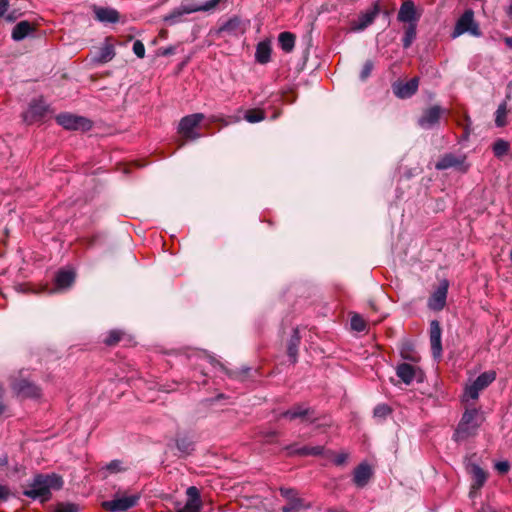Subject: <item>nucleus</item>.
<instances>
[{
    "mask_svg": "<svg viewBox=\"0 0 512 512\" xmlns=\"http://www.w3.org/2000/svg\"><path fill=\"white\" fill-rule=\"evenodd\" d=\"M277 436V432L275 431H272V432H269L267 435H266V441L267 442H272V438L276 437Z\"/></svg>",
    "mask_w": 512,
    "mask_h": 512,
    "instance_id": "052dcab7",
    "label": "nucleus"
},
{
    "mask_svg": "<svg viewBox=\"0 0 512 512\" xmlns=\"http://www.w3.org/2000/svg\"><path fill=\"white\" fill-rule=\"evenodd\" d=\"M510 145L504 139H497L492 146L493 153L495 157L501 158L509 152Z\"/></svg>",
    "mask_w": 512,
    "mask_h": 512,
    "instance_id": "c9c22d12",
    "label": "nucleus"
},
{
    "mask_svg": "<svg viewBox=\"0 0 512 512\" xmlns=\"http://www.w3.org/2000/svg\"><path fill=\"white\" fill-rule=\"evenodd\" d=\"M271 45L269 41H261L257 44L255 59L259 64H267L271 60Z\"/></svg>",
    "mask_w": 512,
    "mask_h": 512,
    "instance_id": "c85d7f7f",
    "label": "nucleus"
},
{
    "mask_svg": "<svg viewBox=\"0 0 512 512\" xmlns=\"http://www.w3.org/2000/svg\"><path fill=\"white\" fill-rule=\"evenodd\" d=\"M467 471L472 477V483L470 486L469 493L470 497H472L478 490H480L484 486L488 478V473L476 463H469L467 465Z\"/></svg>",
    "mask_w": 512,
    "mask_h": 512,
    "instance_id": "dca6fc26",
    "label": "nucleus"
},
{
    "mask_svg": "<svg viewBox=\"0 0 512 512\" xmlns=\"http://www.w3.org/2000/svg\"><path fill=\"white\" fill-rule=\"evenodd\" d=\"M442 329L438 320H432L430 322L429 338L431 345V352L434 359L440 360L442 356V341H441Z\"/></svg>",
    "mask_w": 512,
    "mask_h": 512,
    "instance_id": "f3484780",
    "label": "nucleus"
},
{
    "mask_svg": "<svg viewBox=\"0 0 512 512\" xmlns=\"http://www.w3.org/2000/svg\"><path fill=\"white\" fill-rule=\"evenodd\" d=\"M419 78L413 77L407 82L398 81L392 85L394 95L399 99L411 98L418 91Z\"/></svg>",
    "mask_w": 512,
    "mask_h": 512,
    "instance_id": "2eb2a0df",
    "label": "nucleus"
},
{
    "mask_svg": "<svg viewBox=\"0 0 512 512\" xmlns=\"http://www.w3.org/2000/svg\"><path fill=\"white\" fill-rule=\"evenodd\" d=\"M198 11H199L198 4L184 5L181 8L175 9L171 13L166 15L164 17V22H166L168 25H174L181 20V17L184 14H191V13L198 12Z\"/></svg>",
    "mask_w": 512,
    "mask_h": 512,
    "instance_id": "412c9836",
    "label": "nucleus"
},
{
    "mask_svg": "<svg viewBox=\"0 0 512 512\" xmlns=\"http://www.w3.org/2000/svg\"><path fill=\"white\" fill-rule=\"evenodd\" d=\"M494 380V372H484L480 374L471 385L466 387L465 395L471 399H477L479 392L488 387Z\"/></svg>",
    "mask_w": 512,
    "mask_h": 512,
    "instance_id": "ddd939ff",
    "label": "nucleus"
},
{
    "mask_svg": "<svg viewBox=\"0 0 512 512\" xmlns=\"http://www.w3.org/2000/svg\"><path fill=\"white\" fill-rule=\"evenodd\" d=\"M248 23V21H244L240 17L234 16L226 21L221 26L220 30L234 35L244 34L248 27Z\"/></svg>",
    "mask_w": 512,
    "mask_h": 512,
    "instance_id": "4be33fe9",
    "label": "nucleus"
},
{
    "mask_svg": "<svg viewBox=\"0 0 512 512\" xmlns=\"http://www.w3.org/2000/svg\"><path fill=\"white\" fill-rule=\"evenodd\" d=\"M95 18L103 23H116L120 18V14L116 9L108 7H94Z\"/></svg>",
    "mask_w": 512,
    "mask_h": 512,
    "instance_id": "5701e85b",
    "label": "nucleus"
},
{
    "mask_svg": "<svg viewBox=\"0 0 512 512\" xmlns=\"http://www.w3.org/2000/svg\"><path fill=\"white\" fill-rule=\"evenodd\" d=\"M507 113H508V110H507L506 103L505 102L501 103L495 112V125L497 127H504L507 125V120H506Z\"/></svg>",
    "mask_w": 512,
    "mask_h": 512,
    "instance_id": "4c0bfd02",
    "label": "nucleus"
},
{
    "mask_svg": "<svg viewBox=\"0 0 512 512\" xmlns=\"http://www.w3.org/2000/svg\"><path fill=\"white\" fill-rule=\"evenodd\" d=\"M56 122L66 130L88 131L93 126L88 118L71 113H60L56 116Z\"/></svg>",
    "mask_w": 512,
    "mask_h": 512,
    "instance_id": "423d86ee",
    "label": "nucleus"
},
{
    "mask_svg": "<svg viewBox=\"0 0 512 512\" xmlns=\"http://www.w3.org/2000/svg\"><path fill=\"white\" fill-rule=\"evenodd\" d=\"M176 447L183 454H190L194 450V443L188 437L176 439Z\"/></svg>",
    "mask_w": 512,
    "mask_h": 512,
    "instance_id": "58836bf2",
    "label": "nucleus"
},
{
    "mask_svg": "<svg viewBox=\"0 0 512 512\" xmlns=\"http://www.w3.org/2000/svg\"><path fill=\"white\" fill-rule=\"evenodd\" d=\"M280 494L287 502H290L292 499H301L297 491L292 488H280Z\"/></svg>",
    "mask_w": 512,
    "mask_h": 512,
    "instance_id": "c03bdc74",
    "label": "nucleus"
},
{
    "mask_svg": "<svg viewBox=\"0 0 512 512\" xmlns=\"http://www.w3.org/2000/svg\"><path fill=\"white\" fill-rule=\"evenodd\" d=\"M347 457H348V456H347V454H345V453H340V454H337V455L335 456V458H334V460H333V461H334L335 465H337V466H341V465H343V464L346 462Z\"/></svg>",
    "mask_w": 512,
    "mask_h": 512,
    "instance_id": "864d4df0",
    "label": "nucleus"
},
{
    "mask_svg": "<svg viewBox=\"0 0 512 512\" xmlns=\"http://www.w3.org/2000/svg\"><path fill=\"white\" fill-rule=\"evenodd\" d=\"M12 390L22 398H39L41 388L33 381L26 378H14L11 380Z\"/></svg>",
    "mask_w": 512,
    "mask_h": 512,
    "instance_id": "0eeeda50",
    "label": "nucleus"
},
{
    "mask_svg": "<svg viewBox=\"0 0 512 512\" xmlns=\"http://www.w3.org/2000/svg\"><path fill=\"white\" fill-rule=\"evenodd\" d=\"M187 501L184 506L180 502H175V509L171 512H200L202 501L197 487L190 486L186 490Z\"/></svg>",
    "mask_w": 512,
    "mask_h": 512,
    "instance_id": "9b49d317",
    "label": "nucleus"
},
{
    "mask_svg": "<svg viewBox=\"0 0 512 512\" xmlns=\"http://www.w3.org/2000/svg\"><path fill=\"white\" fill-rule=\"evenodd\" d=\"M15 19H16V17L13 14H8L7 15V20L14 21Z\"/></svg>",
    "mask_w": 512,
    "mask_h": 512,
    "instance_id": "774afa93",
    "label": "nucleus"
},
{
    "mask_svg": "<svg viewBox=\"0 0 512 512\" xmlns=\"http://www.w3.org/2000/svg\"><path fill=\"white\" fill-rule=\"evenodd\" d=\"M295 40H296L295 34L288 32V31L281 32L278 35L279 45H280L281 49L286 53H290L293 51L294 46H295Z\"/></svg>",
    "mask_w": 512,
    "mask_h": 512,
    "instance_id": "2f4dec72",
    "label": "nucleus"
},
{
    "mask_svg": "<svg viewBox=\"0 0 512 512\" xmlns=\"http://www.w3.org/2000/svg\"><path fill=\"white\" fill-rule=\"evenodd\" d=\"M121 461L119 460H113L111 461L108 465H107V470L112 472V473H115V472H119L121 471Z\"/></svg>",
    "mask_w": 512,
    "mask_h": 512,
    "instance_id": "3c124183",
    "label": "nucleus"
},
{
    "mask_svg": "<svg viewBox=\"0 0 512 512\" xmlns=\"http://www.w3.org/2000/svg\"><path fill=\"white\" fill-rule=\"evenodd\" d=\"M35 30V26L29 21H20L13 28L12 39L15 41H21Z\"/></svg>",
    "mask_w": 512,
    "mask_h": 512,
    "instance_id": "cd10ccee",
    "label": "nucleus"
},
{
    "mask_svg": "<svg viewBox=\"0 0 512 512\" xmlns=\"http://www.w3.org/2000/svg\"><path fill=\"white\" fill-rule=\"evenodd\" d=\"M123 334L124 333L122 331H120V330H111V331L108 332V335L104 339V343L107 346H115V345H117L120 342V340L122 339Z\"/></svg>",
    "mask_w": 512,
    "mask_h": 512,
    "instance_id": "ea45409f",
    "label": "nucleus"
},
{
    "mask_svg": "<svg viewBox=\"0 0 512 512\" xmlns=\"http://www.w3.org/2000/svg\"><path fill=\"white\" fill-rule=\"evenodd\" d=\"M448 282L444 280L428 299V307L434 311H441L446 305Z\"/></svg>",
    "mask_w": 512,
    "mask_h": 512,
    "instance_id": "a211bd4d",
    "label": "nucleus"
},
{
    "mask_svg": "<svg viewBox=\"0 0 512 512\" xmlns=\"http://www.w3.org/2000/svg\"><path fill=\"white\" fill-rule=\"evenodd\" d=\"M8 464V456L6 453H0V466H6Z\"/></svg>",
    "mask_w": 512,
    "mask_h": 512,
    "instance_id": "4d7b16f0",
    "label": "nucleus"
},
{
    "mask_svg": "<svg viewBox=\"0 0 512 512\" xmlns=\"http://www.w3.org/2000/svg\"><path fill=\"white\" fill-rule=\"evenodd\" d=\"M115 57V50L112 44L106 43L99 49L98 55L95 57L97 63H107Z\"/></svg>",
    "mask_w": 512,
    "mask_h": 512,
    "instance_id": "473e14b6",
    "label": "nucleus"
},
{
    "mask_svg": "<svg viewBox=\"0 0 512 512\" xmlns=\"http://www.w3.org/2000/svg\"><path fill=\"white\" fill-rule=\"evenodd\" d=\"M465 160V155H455L453 153H446L436 162L435 168L437 170L456 168L463 172H466L468 166L465 165Z\"/></svg>",
    "mask_w": 512,
    "mask_h": 512,
    "instance_id": "4468645a",
    "label": "nucleus"
},
{
    "mask_svg": "<svg viewBox=\"0 0 512 512\" xmlns=\"http://www.w3.org/2000/svg\"><path fill=\"white\" fill-rule=\"evenodd\" d=\"M325 512H347L344 509L338 510L336 508H327Z\"/></svg>",
    "mask_w": 512,
    "mask_h": 512,
    "instance_id": "e2e57ef3",
    "label": "nucleus"
},
{
    "mask_svg": "<svg viewBox=\"0 0 512 512\" xmlns=\"http://www.w3.org/2000/svg\"><path fill=\"white\" fill-rule=\"evenodd\" d=\"M309 508V505H306L303 499H292L290 502H286L285 505L282 506V512H301Z\"/></svg>",
    "mask_w": 512,
    "mask_h": 512,
    "instance_id": "f704fd0d",
    "label": "nucleus"
},
{
    "mask_svg": "<svg viewBox=\"0 0 512 512\" xmlns=\"http://www.w3.org/2000/svg\"><path fill=\"white\" fill-rule=\"evenodd\" d=\"M98 239H99L98 236H93V237L89 238L88 242H87V246L88 247H93L96 244Z\"/></svg>",
    "mask_w": 512,
    "mask_h": 512,
    "instance_id": "13d9d810",
    "label": "nucleus"
},
{
    "mask_svg": "<svg viewBox=\"0 0 512 512\" xmlns=\"http://www.w3.org/2000/svg\"><path fill=\"white\" fill-rule=\"evenodd\" d=\"M443 109L439 105H434L424 110L422 116L418 120V125L423 129H431L438 124Z\"/></svg>",
    "mask_w": 512,
    "mask_h": 512,
    "instance_id": "6ab92c4d",
    "label": "nucleus"
},
{
    "mask_svg": "<svg viewBox=\"0 0 512 512\" xmlns=\"http://www.w3.org/2000/svg\"><path fill=\"white\" fill-rule=\"evenodd\" d=\"M392 409L387 404H378L373 411L374 417L386 418Z\"/></svg>",
    "mask_w": 512,
    "mask_h": 512,
    "instance_id": "37998d69",
    "label": "nucleus"
},
{
    "mask_svg": "<svg viewBox=\"0 0 512 512\" xmlns=\"http://www.w3.org/2000/svg\"><path fill=\"white\" fill-rule=\"evenodd\" d=\"M464 33H469L475 37L482 35L479 25L474 20V12L471 9L466 10L458 19L452 37L455 38Z\"/></svg>",
    "mask_w": 512,
    "mask_h": 512,
    "instance_id": "39448f33",
    "label": "nucleus"
},
{
    "mask_svg": "<svg viewBox=\"0 0 512 512\" xmlns=\"http://www.w3.org/2000/svg\"><path fill=\"white\" fill-rule=\"evenodd\" d=\"M421 18V12L417 10L415 4L411 0L404 1L398 11L397 20L404 25L418 24Z\"/></svg>",
    "mask_w": 512,
    "mask_h": 512,
    "instance_id": "f8f14e48",
    "label": "nucleus"
},
{
    "mask_svg": "<svg viewBox=\"0 0 512 512\" xmlns=\"http://www.w3.org/2000/svg\"><path fill=\"white\" fill-rule=\"evenodd\" d=\"M83 507L76 502L59 501L48 507L49 512H81Z\"/></svg>",
    "mask_w": 512,
    "mask_h": 512,
    "instance_id": "7c9ffc66",
    "label": "nucleus"
},
{
    "mask_svg": "<svg viewBox=\"0 0 512 512\" xmlns=\"http://www.w3.org/2000/svg\"><path fill=\"white\" fill-rule=\"evenodd\" d=\"M285 449L288 451L289 455H299V456H318L321 455L324 451L323 446H303L297 449H294L293 445L286 446Z\"/></svg>",
    "mask_w": 512,
    "mask_h": 512,
    "instance_id": "bb28decb",
    "label": "nucleus"
},
{
    "mask_svg": "<svg viewBox=\"0 0 512 512\" xmlns=\"http://www.w3.org/2000/svg\"><path fill=\"white\" fill-rule=\"evenodd\" d=\"M205 116L202 113H194L183 117L178 125V133L186 140L192 141L200 138V134L196 128L204 120Z\"/></svg>",
    "mask_w": 512,
    "mask_h": 512,
    "instance_id": "7ed1b4c3",
    "label": "nucleus"
},
{
    "mask_svg": "<svg viewBox=\"0 0 512 512\" xmlns=\"http://www.w3.org/2000/svg\"><path fill=\"white\" fill-rule=\"evenodd\" d=\"M9 495H10L9 488L7 486L0 484V500H2V501L8 500Z\"/></svg>",
    "mask_w": 512,
    "mask_h": 512,
    "instance_id": "5fc2aeb1",
    "label": "nucleus"
},
{
    "mask_svg": "<svg viewBox=\"0 0 512 512\" xmlns=\"http://www.w3.org/2000/svg\"><path fill=\"white\" fill-rule=\"evenodd\" d=\"M506 13L507 15H509L510 17H512V4L509 5L506 9Z\"/></svg>",
    "mask_w": 512,
    "mask_h": 512,
    "instance_id": "69168bd1",
    "label": "nucleus"
},
{
    "mask_svg": "<svg viewBox=\"0 0 512 512\" xmlns=\"http://www.w3.org/2000/svg\"><path fill=\"white\" fill-rule=\"evenodd\" d=\"M380 14H382L384 18H387V19H388V18H389V16H390V11H389L387 8H384V7L382 6V11H381V13H380Z\"/></svg>",
    "mask_w": 512,
    "mask_h": 512,
    "instance_id": "680f3d73",
    "label": "nucleus"
},
{
    "mask_svg": "<svg viewBox=\"0 0 512 512\" xmlns=\"http://www.w3.org/2000/svg\"><path fill=\"white\" fill-rule=\"evenodd\" d=\"M49 112V106L42 99L31 101L27 111L23 113L24 121L31 125L42 122Z\"/></svg>",
    "mask_w": 512,
    "mask_h": 512,
    "instance_id": "6e6552de",
    "label": "nucleus"
},
{
    "mask_svg": "<svg viewBox=\"0 0 512 512\" xmlns=\"http://www.w3.org/2000/svg\"><path fill=\"white\" fill-rule=\"evenodd\" d=\"M504 41L508 47L512 48V37H506Z\"/></svg>",
    "mask_w": 512,
    "mask_h": 512,
    "instance_id": "0e129e2a",
    "label": "nucleus"
},
{
    "mask_svg": "<svg viewBox=\"0 0 512 512\" xmlns=\"http://www.w3.org/2000/svg\"><path fill=\"white\" fill-rule=\"evenodd\" d=\"M222 368L225 370L226 374L230 378L236 379V380H241V381L244 380L248 376V373L250 371L249 367L242 368L241 370H227L223 366H222Z\"/></svg>",
    "mask_w": 512,
    "mask_h": 512,
    "instance_id": "a19ab883",
    "label": "nucleus"
},
{
    "mask_svg": "<svg viewBox=\"0 0 512 512\" xmlns=\"http://www.w3.org/2000/svg\"><path fill=\"white\" fill-rule=\"evenodd\" d=\"M372 69H373V62L371 60H367L364 63L361 73H360L361 80H363V81L366 80L370 76Z\"/></svg>",
    "mask_w": 512,
    "mask_h": 512,
    "instance_id": "a18cd8bd",
    "label": "nucleus"
},
{
    "mask_svg": "<svg viewBox=\"0 0 512 512\" xmlns=\"http://www.w3.org/2000/svg\"><path fill=\"white\" fill-rule=\"evenodd\" d=\"M416 370L414 366L408 363H401L396 368V374L401 381L407 385L411 384L415 378Z\"/></svg>",
    "mask_w": 512,
    "mask_h": 512,
    "instance_id": "c756f323",
    "label": "nucleus"
},
{
    "mask_svg": "<svg viewBox=\"0 0 512 512\" xmlns=\"http://www.w3.org/2000/svg\"><path fill=\"white\" fill-rule=\"evenodd\" d=\"M221 1L222 0H210L206 2L204 5L198 4L199 11H209L215 8Z\"/></svg>",
    "mask_w": 512,
    "mask_h": 512,
    "instance_id": "09e8293b",
    "label": "nucleus"
},
{
    "mask_svg": "<svg viewBox=\"0 0 512 512\" xmlns=\"http://www.w3.org/2000/svg\"><path fill=\"white\" fill-rule=\"evenodd\" d=\"M175 51H176V47L175 46H169V47H166V48H160L158 50V55L170 56V55L175 54Z\"/></svg>",
    "mask_w": 512,
    "mask_h": 512,
    "instance_id": "603ef678",
    "label": "nucleus"
},
{
    "mask_svg": "<svg viewBox=\"0 0 512 512\" xmlns=\"http://www.w3.org/2000/svg\"><path fill=\"white\" fill-rule=\"evenodd\" d=\"M350 323L351 328L357 332H363L366 330V322L359 314H354Z\"/></svg>",
    "mask_w": 512,
    "mask_h": 512,
    "instance_id": "79ce46f5",
    "label": "nucleus"
},
{
    "mask_svg": "<svg viewBox=\"0 0 512 512\" xmlns=\"http://www.w3.org/2000/svg\"><path fill=\"white\" fill-rule=\"evenodd\" d=\"M140 499L139 495H130L119 498H114L110 501H103L101 507L109 512H125L130 508L135 507Z\"/></svg>",
    "mask_w": 512,
    "mask_h": 512,
    "instance_id": "9d476101",
    "label": "nucleus"
},
{
    "mask_svg": "<svg viewBox=\"0 0 512 512\" xmlns=\"http://www.w3.org/2000/svg\"><path fill=\"white\" fill-rule=\"evenodd\" d=\"M301 343V336L298 328H293L292 335L287 342V355L292 364H295L298 360V348Z\"/></svg>",
    "mask_w": 512,
    "mask_h": 512,
    "instance_id": "b1692460",
    "label": "nucleus"
},
{
    "mask_svg": "<svg viewBox=\"0 0 512 512\" xmlns=\"http://www.w3.org/2000/svg\"><path fill=\"white\" fill-rule=\"evenodd\" d=\"M76 274L72 270H60L55 276L56 287L60 290L70 288L75 282Z\"/></svg>",
    "mask_w": 512,
    "mask_h": 512,
    "instance_id": "393cba45",
    "label": "nucleus"
},
{
    "mask_svg": "<svg viewBox=\"0 0 512 512\" xmlns=\"http://www.w3.org/2000/svg\"><path fill=\"white\" fill-rule=\"evenodd\" d=\"M495 469L500 474H506L510 470V463L508 461H499L495 464Z\"/></svg>",
    "mask_w": 512,
    "mask_h": 512,
    "instance_id": "de8ad7c7",
    "label": "nucleus"
},
{
    "mask_svg": "<svg viewBox=\"0 0 512 512\" xmlns=\"http://www.w3.org/2000/svg\"><path fill=\"white\" fill-rule=\"evenodd\" d=\"M133 52L138 58H144L145 56V46L142 41L136 40L133 43Z\"/></svg>",
    "mask_w": 512,
    "mask_h": 512,
    "instance_id": "49530a36",
    "label": "nucleus"
},
{
    "mask_svg": "<svg viewBox=\"0 0 512 512\" xmlns=\"http://www.w3.org/2000/svg\"><path fill=\"white\" fill-rule=\"evenodd\" d=\"M400 355L403 359L413 363L420 361L421 357L415 349V345L410 340L402 341L400 345Z\"/></svg>",
    "mask_w": 512,
    "mask_h": 512,
    "instance_id": "a878e982",
    "label": "nucleus"
},
{
    "mask_svg": "<svg viewBox=\"0 0 512 512\" xmlns=\"http://www.w3.org/2000/svg\"><path fill=\"white\" fill-rule=\"evenodd\" d=\"M290 421L300 419L302 423L313 424L322 419L316 409L303 403H296L279 416Z\"/></svg>",
    "mask_w": 512,
    "mask_h": 512,
    "instance_id": "f03ea898",
    "label": "nucleus"
},
{
    "mask_svg": "<svg viewBox=\"0 0 512 512\" xmlns=\"http://www.w3.org/2000/svg\"><path fill=\"white\" fill-rule=\"evenodd\" d=\"M266 117L265 111L259 108L249 109L245 112L244 119L249 123H258Z\"/></svg>",
    "mask_w": 512,
    "mask_h": 512,
    "instance_id": "e433bc0d",
    "label": "nucleus"
},
{
    "mask_svg": "<svg viewBox=\"0 0 512 512\" xmlns=\"http://www.w3.org/2000/svg\"><path fill=\"white\" fill-rule=\"evenodd\" d=\"M221 1L222 0H210L206 2L204 5L198 4L199 11H209L215 8Z\"/></svg>",
    "mask_w": 512,
    "mask_h": 512,
    "instance_id": "8fccbe9b",
    "label": "nucleus"
},
{
    "mask_svg": "<svg viewBox=\"0 0 512 512\" xmlns=\"http://www.w3.org/2000/svg\"><path fill=\"white\" fill-rule=\"evenodd\" d=\"M371 476V467L366 463H362L354 469L353 482L357 487L363 488L368 484Z\"/></svg>",
    "mask_w": 512,
    "mask_h": 512,
    "instance_id": "aec40b11",
    "label": "nucleus"
},
{
    "mask_svg": "<svg viewBox=\"0 0 512 512\" xmlns=\"http://www.w3.org/2000/svg\"><path fill=\"white\" fill-rule=\"evenodd\" d=\"M209 120H210V122H219V121H221V122H223V123H224V125H228V122L224 121L222 118H220V117H218V116H214V115H213V116H211V117L209 118Z\"/></svg>",
    "mask_w": 512,
    "mask_h": 512,
    "instance_id": "bf43d9fd",
    "label": "nucleus"
},
{
    "mask_svg": "<svg viewBox=\"0 0 512 512\" xmlns=\"http://www.w3.org/2000/svg\"><path fill=\"white\" fill-rule=\"evenodd\" d=\"M477 416V409H468L464 412L454 434L455 440L466 439L476 434L479 425L474 421Z\"/></svg>",
    "mask_w": 512,
    "mask_h": 512,
    "instance_id": "20e7f679",
    "label": "nucleus"
},
{
    "mask_svg": "<svg viewBox=\"0 0 512 512\" xmlns=\"http://www.w3.org/2000/svg\"><path fill=\"white\" fill-rule=\"evenodd\" d=\"M8 0H0V16H3L8 8Z\"/></svg>",
    "mask_w": 512,
    "mask_h": 512,
    "instance_id": "6e6d98bb",
    "label": "nucleus"
},
{
    "mask_svg": "<svg viewBox=\"0 0 512 512\" xmlns=\"http://www.w3.org/2000/svg\"><path fill=\"white\" fill-rule=\"evenodd\" d=\"M6 406L0 401V415L4 413Z\"/></svg>",
    "mask_w": 512,
    "mask_h": 512,
    "instance_id": "338daca9",
    "label": "nucleus"
},
{
    "mask_svg": "<svg viewBox=\"0 0 512 512\" xmlns=\"http://www.w3.org/2000/svg\"><path fill=\"white\" fill-rule=\"evenodd\" d=\"M417 25L418 24H408V25H404L403 27V30H404V36L402 38V45H403V48L405 49H408L412 43L414 42V40L416 39V36H417Z\"/></svg>",
    "mask_w": 512,
    "mask_h": 512,
    "instance_id": "72a5a7b5",
    "label": "nucleus"
},
{
    "mask_svg": "<svg viewBox=\"0 0 512 512\" xmlns=\"http://www.w3.org/2000/svg\"><path fill=\"white\" fill-rule=\"evenodd\" d=\"M63 477L56 473L36 474L32 481L23 491V495L31 499H39L44 504L52 497V490L58 491L63 488Z\"/></svg>",
    "mask_w": 512,
    "mask_h": 512,
    "instance_id": "f257e3e1",
    "label": "nucleus"
},
{
    "mask_svg": "<svg viewBox=\"0 0 512 512\" xmlns=\"http://www.w3.org/2000/svg\"><path fill=\"white\" fill-rule=\"evenodd\" d=\"M382 11V2L375 1L365 12H361L358 20L352 24V31H363L370 26Z\"/></svg>",
    "mask_w": 512,
    "mask_h": 512,
    "instance_id": "1a4fd4ad",
    "label": "nucleus"
}]
</instances>
